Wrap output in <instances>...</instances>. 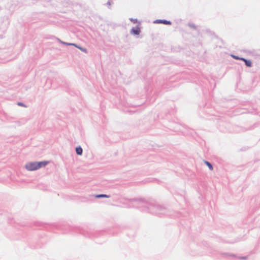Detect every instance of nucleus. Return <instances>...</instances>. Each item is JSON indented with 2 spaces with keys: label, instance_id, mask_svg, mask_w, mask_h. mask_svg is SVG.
<instances>
[{
  "label": "nucleus",
  "instance_id": "1",
  "mask_svg": "<svg viewBox=\"0 0 260 260\" xmlns=\"http://www.w3.org/2000/svg\"><path fill=\"white\" fill-rule=\"evenodd\" d=\"M47 163V161L30 162L25 165V168L28 171H34L45 166Z\"/></svg>",
  "mask_w": 260,
  "mask_h": 260
},
{
  "label": "nucleus",
  "instance_id": "2",
  "mask_svg": "<svg viewBox=\"0 0 260 260\" xmlns=\"http://www.w3.org/2000/svg\"><path fill=\"white\" fill-rule=\"evenodd\" d=\"M241 59L243 61H244L245 63V64L247 66V67H251V62L250 60H246L244 58H241Z\"/></svg>",
  "mask_w": 260,
  "mask_h": 260
},
{
  "label": "nucleus",
  "instance_id": "3",
  "mask_svg": "<svg viewBox=\"0 0 260 260\" xmlns=\"http://www.w3.org/2000/svg\"><path fill=\"white\" fill-rule=\"evenodd\" d=\"M70 45H73V46H75L76 47L79 48L80 50H81L82 51L85 52V53H87V50L85 48H83L81 47H79V46H77L76 45H75V44H69Z\"/></svg>",
  "mask_w": 260,
  "mask_h": 260
},
{
  "label": "nucleus",
  "instance_id": "4",
  "mask_svg": "<svg viewBox=\"0 0 260 260\" xmlns=\"http://www.w3.org/2000/svg\"><path fill=\"white\" fill-rule=\"evenodd\" d=\"M76 151L78 155H81L82 153V149L80 147H77L76 149Z\"/></svg>",
  "mask_w": 260,
  "mask_h": 260
},
{
  "label": "nucleus",
  "instance_id": "5",
  "mask_svg": "<svg viewBox=\"0 0 260 260\" xmlns=\"http://www.w3.org/2000/svg\"><path fill=\"white\" fill-rule=\"evenodd\" d=\"M205 163L208 167V168H209V169L210 170H213V168L212 165L209 162H208L207 161H205Z\"/></svg>",
  "mask_w": 260,
  "mask_h": 260
},
{
  "label": "nucleus",
  "instance_id": "6",
  "mask_svg": "<svg viewBox=\"0 0 260 260\" xmlns=\"http://www.w3.org/2000/svg\"><path fill=\"white\" fill-rule=\"evenodd\" d=\"M161 23H163L164 24H169L170 25L171 24V22L169 21H167L166 20H162L161 21Z\"/></svg>",
  "mask_w": 260,
  "mask_h": 260
},
{
  "label": "nucleus",
  "instance_id": "7",
  "mask_svg": "<svg viewBox=\"0 0 260 260\" xmlns=\"http://www.w3.org/2000/svg\"><path fill=\"white\" fill-rule=\"evenodd\" d=\"M132 31L133 32V33L134 34H136V35H139V32H140V30L139 29H133L132 30Z\"/></svg>",
  "mask_w": 260,
  "mask_h": 260
},
{
  "label": "nucleus",
  "instance_id": "8",
  "mask_svg": "<svg viewBox=\"0 0 260 260\" xmlns=\"http://www.w3.org/2000/svg\"><path fill=\"white\" fill-rule=\"evenodd\" d=\"M109 196H108L106 194H99V195H97L96 196V198H108Z\"/></svg>",
  "mask_w": 260,
  "mask_h": 260
},
{
  "label": "nucleus",
  "instance_id": "9",
  "mask_svg": "<svg viewBox=\"0 0 260 260\" xmlns=\"http://www.w3.org/2000/svg\"><path fill=\"white\" fill-rule=\"evenodd\" d=\"M162 20H156L155 21H154V23H161V21Z\"/></svg>",
  "mask_w": 260,
  "mask_h": 260
},
{
  "label": "nucleus",
  "instance_id": "10",
  "mask_svg": "<svg viewBox=\"0 0 260 260\" xmlns=\"http://www.w3.org/2000/svg\"><path fill=\"white\" fill-rule=\"evenodd\" d=\"M18 105H20V106H23V105L22 103H18Z\"/></svg>",
  "mask_w": 260,
  "mask_h": 260
}]
</instances>
